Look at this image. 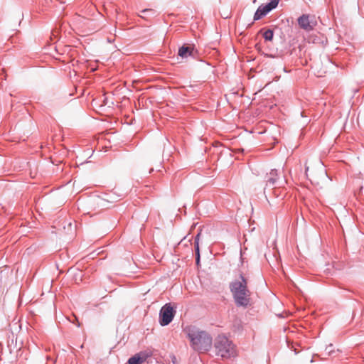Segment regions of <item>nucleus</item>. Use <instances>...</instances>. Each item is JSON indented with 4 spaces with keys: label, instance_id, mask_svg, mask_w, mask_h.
Segmentation results:
<instances>
[{
    "label": "nucleus",
    "instance_id": "1",
    "mask_svg": "<svg viewBox=\"0 0 364 364\" xmlns=\"http://www.w3.org/2000/svg\"><path fill=\"white\" fill-rule=\"evenodd\" d=\"M248 279L244 274H240L230 284L233 298L238 306H247L250 301L251 292L247 287Z\"/></svg>",
    "mask_w": 364,
    "mask_h": 364
},
{
    "label": "nucleus",
    "instance_id": "2",
    "mask_svg": "<svg viewBox=\"0 0 364 364\" xmlns=\"http://www.w3.org/2000/svg\"><path fill=\"white\" fill-rule=\"evenodd\" d=\"M193 348L200 352L208 351L212 346V338L206 332L196 329L188 331Z\"/></svg>",
    "mask_w": 364,
    "mask_h": 364
},
{
    "label": "nucleus",
    "instance_id": "3",
    "mask_svg": "<svg viewBox=\"0 0 364 364\" xmlns=\"http://www.w3.org/2000/svg\"><path fill=\"white\" fill-rule=\"evenodd\" d=\"M217 355L222 358H230L235 354L234 345L225 336H218L215 343Z\"/></svg>",
    "mask_w": 364,
    "mask_h": 364
},
{
    "label": "nucleus",
    "instance_id": "4",
    "mask_svg": "<svg viewBox=\"0 0 364 364\" xmlns=\"http://www.w3.org/2000/svg\"><path fill=\"white\" fill-rule=\"evenodd\" d=\"M175 311L171 304H165L161 309L159 314V323L161 326L169 324L174 316Z\"/></svg>",
    "mask_w": 364,
    "mask_h": 364
},
{
    "label": "nucleus",
    "instance_id": "5",
    "mask_svg": "<svg viewBox=\"0 0 364 364\" xmlns=\"http://www.w3.org/2000/svg\"><path fill=\"white\" fill-rule=\"evenodd\" d=\"M299 27L306 31H312L317 24L316 17L309 14H303L298 18Z\"/></svg>",
    "mask_w": 364,
    "mask_h": 364
},
{
    "label": "nucleus",
    "instance_id": "6",
    "mask_svg": "<svg viewBox=\"0 0 364 364\" xmlns=\"http://www.w3.org/2000/svg\"><path fill=\"white\" fill-rule=\"evenodd\" d=\"M279 1V0H270L269 4L261 5L255 14L254 20H259L267 15L270 11L277 6Z\"/></svg>",
    "mask_w": 364,
    "mask_h": 364
},
{
    "label": "nucleus",
    "instance_id": "7",
    "mask_svg": "<svg viewBox=\"0 0 364 364\" xmlns=\"http://www.w3.org/2000/svg\"><path fill=\"white\" fill-rule=\"evenodd\" d=\"M194 48L191 45H183L178 49V55L181 58H187L188 56L193 55Z\"/></svg>",
    "mask_w": 364,
    "mask_h": 364
},
{
    "label": "nucleus",
    "instance_id": "8",
    "mask_svg": "<svg viewBox=\"0 0 364 364\" xmlns=\"http://www.w3.org/2000/svg\"><path fill=\"white\" fill-rule=\"evenodd\" d=\"M149 356V355L145 352H140L132 358H130L128 360L129 364H141L143 363L146 358Z\"/></svg>",
    "mask_w": 364,
    "mask_h": 364
},
{
    "label": "nucleus",
    "instance_id": "9",
    "mask_svg": "<svg viewBox=\"0 0 364 364\" xmlns=\"http://www.w3.org/2000/svg\"><path fill=\"white\" fill-rule=\"evenodd\" d=\"M199 237L200 234H198L195 239V249L196 253V263L198 264L200 261V254H199Z\"/></svg>",
    "mask_w": 364,
    "mask_h": 364
},
{
    "label": "nucleus",
    "instance_id": "10",
    "mask_svg": "<svg viewBox=\"0 0 364 364\" xmlns=\"http://www.w3.org/2000/svg\"><path fill=\"white\" fill-rule=\"evenodd\" d=\"M273 36V31L270 29L265 31L263 33V37L266 41H272Z\"/></svg>",
    "mask_w": 364,
    "mask_h": 364
},
{
    "label": "nucleus",
    "instance_id": "11",
    "mask_svg": "<svg viewBox=\"0 0 364 364\" xmlns=\"http://www.w3.org/2000/svg\"><path fill=\"white\" fill-rule=\"evenodd\" d=\"M269 176L268 178V181L272 183V184L274 183L276 181V176H277V173L276 170H271V171L269 173Z\"/></svg>",
    "mask_w": 364,
    "mask_h": 364
},
{
    "label": "nucleus",
    "instance_id": "12",
    "mask_svg": "<svg viewBox=\"0 0 364 364\" xmlns=\"http://www.w3.org/2000/svg\"><path fill=\"white\" fill-rule=\"evenodd\" d=\"M309 169H310L309 166H308L307 164H306V176H309Z\"/></svg>",
    "mask_w": 364,
    "mask_h": 364
},
{
    "label": "nucleus",
    "instance_id": "13",
    "mask_svg": "<svg viewBox=\"0 0 364 364\" xmlns=\"http://www.w3.org/2000/svg\"><path fill=\"white\" fill-rule=\"evenodd\" d=\"M306 1L311 2V3H316L318 0H305Z\"/></svg>",
    "mask_w": 364,
    "mask_h": 364
},
{
    "label": "nucleus",
    "instance_id": "14",
    "mask_svg": "<svg viewBox=\"0 0 364 364\" xmlns=\"http://www.w3.org/2000/svg\"><path fill=\"white\" fill-rule=\"evenodd\" d=\"M151 11V9H144V10H143L141 12H142V13H145V12Z\"/></svg>",
    "mask_w": 364,
    "mask_h": 364
},
{
    "label": "nucleus",
    "instance_id": "15",
    "mask_svg": "<svg viewBox=\"0 0 364 364\" xmlns=\"http://www.w3.org/2000/svg\"><path fill=\"white\" fill-rule=\"evenodd\" d=\"M317 164L319 166L320 165V161H317Z\"/></svg>",
    "mask_w": 364,
    "mask_h": 364
}]
</instances>
